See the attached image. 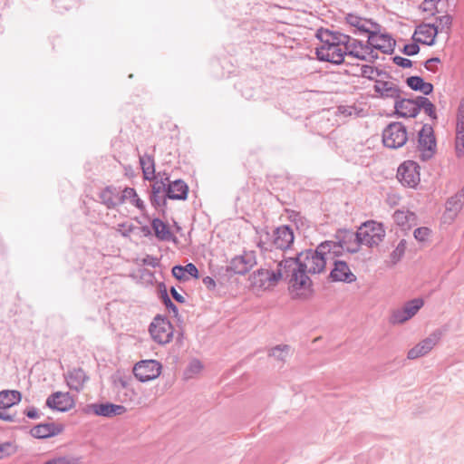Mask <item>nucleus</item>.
Returning a JSON list of instances; mask_svg holds the SVG:
<instances>
[{"mask_svg":"<svg viewBox=\"0 0 464 464\" xmlns=\"http://www.w3.org/2000/svg\"><path fill=\"white\" fill-rule=\"evenodd\" d=\"M276 270H280L283 276L285 275L293 300L305 301L314 296L313 280L305 275V265L301 262L297 253L290 257L283 256V259L277 263Z\"/></svg>","mask_w":464,"mask_h":464,"instance_id":"f257e3e1","label":"nucleus"},{"mask_svg":"<svg viewBox=\"0 0 464 464\" xmlns=\"http://www.w3.org/2000/svg\"><path fill=\"white\" fill-rule=\"evenodd\" d=\"M329 244L321 242L315 248H306L297 252L302 263L305 265V275H316L323 273L327 265L326 256L330 253Z\"/></svg>","mask_w":464,"mask_h":464,"instance_id":"f03ea898","label":"nucleus"},{"mask_svg":"<svg viewBox=\"0 0 464 464\" xmlns=\"http://www.w3.org/2000/svg\"><path fill=\"white\" fill-rule=\"evenodd\" d=\"M382 24H374V30L365 34L366 41H362V51L368 52L372 50L380 51L384 54H392L396 47V40L392 34L382 32Z\"/></svg>","mask_w":464,"mask_h":464,"instance_id":"7ed1b4c3","label":"nucleus"},{"mask_svg":"<svg viewBox=\"0 0 464 464\" xmlns=\"http://www.w3.org/2000/svg\"><path fill=\"white\" fill-rule=\"evenodd\" d=\"M385 235V227L382 222L367 220L358 227L356 240L358 246L364 245L372 248L383 241Z\"/></svg>","mask_w":464,"mask_h":464,"instance_id":"20e7f679","label":"nucleus"},{"mask_svg":"<svg viewBox=\"0 0 464 464\" xmlns=\"http://www.w3.org/2000/svg\"><path fill=\"white\" fill-rule=\"evenodd\" d=\"M417 150L420 152V160L424 162L431 160L437 152L436 135L429 123H424L417 133Z\"/></svg>","mask_w":464,"mask_h":464,"instance_id":"39448f33","label":"nucleus"},{"mask_svg":"<svg viewBox=\"0 0 464 464\" xmlns=\"http://www.w3.org/2000/svg\"><path fill=\"white\" fill-rule=\"evenodd\" d=\"M383 146L389 149H399L409 140L406 126L401 121L390 122L382 130Z\"/></svg>","mask_w":464,"mask_h":464,"instance_id":"423d86ee","label":"nucleus"},{"mask_svg":"<svg viewBox=\"0 0 464 464\" xmlns=\"http://www.w3.org/2000/svg\"><path fill=\"white\" fill-rule=\"evenodd\" d=\"M281 279H283V274L280 270L264 268L254 271L248 278L253 290H266L270 286H275Z\"/></svg>","mask_w":464,"mask_h":464,"instance_id":"0eeeda50","label":"nucleus"},{"mask_svg":"<svg viewBox=\"0 0 464 464\" xmlns=\"http://www.w3.org/2000/svg\"><path fill=\"white\" fill-rule=\"evenodd\" d=\"M420 169L416 161L405 160L397 169V179L404 187L416 188L420 181Z\"/></svg>","mask_w":464,"mask_h":464,"instance_id":"6e6552de","label":"nucleus"},{"mask_svg":"<svg viewBox=\"0 0 464 464\" xmlns=\"http://www.w3.org/2000/svg\"><path fill=\"white\" fill-rule=\"evenodd\" d=\"M322 35L319 34V28L315 32V38L320 42V45L315 47L314 54L316 59L319 62L330 63L334 65H340L338 58L335 57L336 49H339L337 45H335V42L331 41L328 38V35L323 34Z\"/></svg>","mask_w":464,"mask_h":464,"instance_id":"1a4fd4ad","label":"nucleus"},{"mask_svg":"<svg viewBox=\"0 0 464 464\" xmlns=\"http://www.w3.org/2000/svg\"><path fill=\"white\" fill-rule=\"evenodd\" d=\"M256 265L254 251H244L242 255L231 258L229 266H226V272L232 275L245 276Z\"/></svg>","mask_w":464,"mask_h":464,"instance_id":"9d476101","label":"nucleus"},{"mask_svg":"<svg viewBox=\"0 0 464 464\" xmlns=\"http://www.w3.org/2000/svg\"><path fill=\"white\" fill-rule=\"evenodd\" d=\"M344 21L349 26L348 32L358 36H364L374 30V24H380L372 18L363 17L354 13L346 14Z\"/></svg>","mask_w":464,"mask_h":464,"instance_id":"9b49d317","label":"nucleus"},{"mask_svg":"<svg viewBox=\"0 0 464 464\" xmlns=\"http://www.w3.org/2000/svg\"><path fill=\"white\" fill-rule=\"evenodd\" d=\"M267 239L271 240V246L282 251L290 249L295 241L294 230L289 225H282L276 227L273 235L270 236L269 232H266Z\"/></svg>","mask_w":464,"mask_h":464,"instance_id":"f8f14e48","label":"nucleus"},{"mask_svg":"<svg viewBox=\"0 0 464 464\" xmlns=\"http://www.w3.org/2000/svg\"><path fill=\"white\" fill-rule=\"evenodd\" d=\"M162 370V365L156 360H142L133 367L134 376L141 382L157 379Z\"/></svg>","mask_w":464,"mask_h":464,"instance_id":"ddd939ff","label":"nucleus"},{"mask_svg":"<svg viewBox=\"0 0 464 464\" xmlns=\"http://www.w3.org/2000/svg\"><path fill=\"white\" fill-rule=\"evenodd\" d=\"M152 339L161 344L168 343L173 336V327L169 320L156 316L150 326Z\"/></svg>","mask_w":464,"mask_h":464,"instance_id":"4468645a","label":"nucleus"},{"mask_svg":"<svg viewBox=\"0 0 464 464\" xmlns=\"http://www.w3.org/2000/svg\"><path fill=\"white\" fill-rule=\"evenodd\" d=\"M356 279V276L351 271L347 262L340 259L334 261L333 268L327 276V281L331 283L343 282L351 284L355 282Z\"/></svg>","mask_w":464,"mask_h":464,"instance_id":"2eb2a0df","label":"nucleus"},{"mask_svg":"<svg viewBox=\"0 0 464 464\" xmlns=\"http://www.w3.org/2000/svg\"><path fill=\"white\" fill-rule=\"evenodd\" d=\"M76 401L69 392H56L46 400V405L52 410L66 412L75 407Z\"/></svg>","mask_w":464,"mask_h":464,"instance_id":"dca6fc26","label":"nucleus"},{"mask_svg":"<svg viewBox=\"0 0 464 464\" xmlns=\"http://www.w3.org/2000/svg\"><path fill=\"white\" fill-rule=\"evenodd\" d=\"M440 338V332H434L429 337L423 339L419 343H417L414 347L409 350L407 353V358L409 360H415L420 357L426 355L431 349L435 346L437 342Z\"/></svg>","mask_w":464,"mask_h":464,"instance_id":"f3484780","label":"nucleus"},{"mask_svg":"<svg viewBox=\"0 0 464 464\" xmlns=\"http://www.w3.org/2000/svg\"><path fill=\"white\" fill-rule=\"evenodd\" d=\"M362 40L353 38L349 34V41L344 44L343 48L336 49L335 57L338 58L340 65L345 63V56H351L356 59L362 58V53L358 51L360 48L362 50Z\"/></svg>","mask_w":464,"mask_h":464,"instance_id":"a211bd4d","label":"nucleus"},{"mask_svg":"<svg viewBox=\"0 0 464 464\" xmlns=\"http://www.w3.org/2000/svg\"><path fill=\"white\" fill-rule=\"evenodd\" d=\"M356 236L357 230L353 232L352 229L343 227L335 231L334 235L335 240H324V242L329 244L328 248L331 251L332 248H343V246L346 247V246H350L353 243L358 245Z\"/></svg>","mask_w":464,"mask_h":464,"instance_id":"6ab92c4d","label":"nucleus"},{"mask_svg":"<svg viewBox=\"0 0 464 464\" xmlns=\"http://www.w3.org/2000/svg\"><path fill=\"white\" fill-rule=\"evenodd\" d=\"M464 206V186L445 203L446 214L454 219Z\"/></svg>","mask_w":464,"mask_h":464,"instance_id":"aec40b11","label":"nucleus"},{"mask_svg":"<svg viewBox=\"0 0 464 464\" xmlns=\"http://www.w3.org/2000/svg\"><path fill=\"white\" fill-rule=\"evenodd\" d=\"M407 86L413 92H421L422 96H428L434 91V86L431 82H425V80L419 75L409 76L405 80Z\"/></svg>","mask_w":464,"mask_h":464,"instance_id":"412c9836","label":"nucleus"},{"mask_svg":"<svg viewBox=\"0 0 464 464\" xmlns=\"http://www.w3.org/2000/svg\"><path fill=\"white\" fill-rule=\"evenodd\" d=\"M171 272L173 276L179 281H188L191 278L198 279L199 277V272L192 263L186 266H175Z\"/></svg>","mask_w":464,"mask_h":464,"instance_id":"4be33fe9","label":"nucleus"},{"mask_svg":"<svg viewBox=\"0 0 464 464\" xmlns=\"http://www.w3.org/2000/svg\"><path fill=\"white\" fill-rule=\"evenodd\" d=\"M93 412L99 416L113 417L126 412V408L122 405L112 403H101L92 405Z\"/></svg>","mask_w":464,"mask_h":464,"instance_id":"5701e85b","label":"nucleus"},{"mask_svg":"<svg viewBox=\"0 0 464 464\" xmlns=\"http://www.w3.org/2000/svg\"><path fill=\"white\" fill-rule=\"evenodd\" d=\"M130 204L140 212L146 209L144 201L140 198L137 191L133 188H125L121 194V204Z\"/></svg>","mask_w":464,"mask_h":464,"instance_id":"b1692460","label":"nucleus"},{"mask_svg":"<svg viewBox=\"0 0 464 464\" xmlns=\"http://www.w3.org/2000/svg\"><path fill=\"white\" fill-rule=\"evenodd\" d=\"M63 430V426L55 424H40L31 430L34 438L45 439L60 434Z\"/></svg>","mask_w":464,"mask_h":464,"instance_id":"393cba45","label":"nucleus"},{"mask_svg":"<svg viewBox=\"0 0 464 464\" xmlns=\"http://www.w3.org/2000/svg\"><path fill=\"white\" fill-rule=\"evenodd\" d=\"M319 34L322 36L324 35L323 34L328 35L331 41L335 42L334 44L338 48H343L344 44L349 41V34L335 30L333 24L331 27H319Z\"/></svg>","mask_w":464,"mask_h":464,"instance_id":"a878e982","label":"nucleus"},{"mask_svg":"<svg viewBox=\"0 0 464 464\" xmlns=\"http://www.w3.org/2000/svg\"><path fill=\"white\" fill-rule=\"evenodd\" d=\"M87 376L82 369H73L66 375V383L70 389L80 391L83 388Z\"/></svg>","mask_w":464,"mask_h":464,"instance_id":"bb28decb","label":"nucleus"},{"mask_svg":"<svg viewBox=\"0 0 464 464\" xmlns=\"http://www.w3.org/2000/svg\"><path fill=\"white\" fill-rule=\"evenodd\" d=\"M22 400V394L15 390H4L0 392V409H9L18 404Z\"/></svg>","mask_w":464,"mask_h":464,"instance_id":"cd10ccee","label":"nucleus"},{"mask_svg":"<svg viewBox=\"0 0 464 464\" xmlns=\"http://www.w3.org/2000/svg\"><path fill=\"white\" fill-rule=\"evenodd\" d=\"M155 236L159 240L169 241L172 239L173 235L169 227L159 218H155L151 223Z\"/></svg>","mask_w":464,"mask_h":464,"instance_id":"c85d7f7f","label":"nucleus"},{"mask_svg":"<svg viewBox=\"0 0 464 464\" xmlns=\"http://www.w3.org/2000/svg\"><path fill=\"white\" fill-rule=\"evenodd\" d=\"M101 199L110 208L121 205V195L112 187H107L102 191Z\"/></svg>","mask_w":464,"mask_h":464,"instance_id":"c756f323","label":"nucleus"},{"mask_svg":"<svg viewBox=\"0 0 464 464\" xmlns=\"http://www.w3.org/2000/svg\"><path fill=\"white\" fill-rule=\"evenodd\" d=\"M188 186L182 180L173 181L169 185L168 196L173 199H183L188 194Z\"/></svg>","mask_w":464,"mask_h":464,"instance_id":"7c9ffc66","label":"nucleus"},{"mask_svg":"<svg viewBox=\"0 0 464 464\" xmlns=\"http://www.w3.org/2000/svg\"><path fill=\"white\" fill-rule=\"evenodd\" d=\"M419 113L423 111L426 115H428L431 121L438 120L437 109L435 104L425 96H419Z\"/></svg>","mask_w":464,"mask_h":464,"instance_id":"2f4dec72","label":"nucleus"},{"mask_svg":"<svg viewBox=\"0 0 464 464\" xmlns=\"http://www.w3.org/2000/svg\"><path fill=\"white\" fill-rule=\"evenodd\" d=\"M455 150L457 158L464 155V120H457Z\"/></svg>","mask_w":464,"mask_h":464,"instance_id":"473e14b6","label":"nucleus"},{"mask_svg":"<svg viewBox=\"0 0 464 464\" xmlns=\"http://www.w3.org/2000/svg\"><path fill=\"white\" fill-rule=\"evenodd\" d=\"M140 166L145 179L151 180L155 177L154 160L149 155H143L140 158Z\"/></svg>","mask_w":464,"mask_h":464,"instance_id":"72a5a7b5","label":"nucleus"},{"mask_svg":"<svg viewBox=\"0 0 464 464\" xmlns=\"http://www.w3.org/2000/svg\"><path fill=\"white\" fill-rule=\"evenodd\" d=\"M423 304L424 300L420 297L407 301L402 306L406 312V316H404L403 319H411L420 310Z\"/></svg>","mask_w":464,"mask_h":464,"instance_id":"f704fd0d","label":"nucleus"},{"mask_svg":"<svg viewBox=\"0 0 464 464\" xmlns=\"http://www.w3.org/2000/svg\"><path fill=\"white\" fill-rule=\"evenodd\" d=\"M406 97H402L401 94H399V98L394 99V111L392 115H395L397 118H404L406 119L405 105L406 103H411V102H407Z\"/></svg>","mask_w":464,"mask_h":464,"instance_id":"c9c22d12","label":"nucleus"},{"mask_svg":"<svg viewBox=\"0 0 464 464\" xmlns=\"http://www.w3.org/2000/svg\"><path fill=\"white\" fill-rule=\"evenodd\" d=\"M407 242L405 239L400 240L395 249L390 254L391 261L393 265L401 260L405 254Z\"/></svg>","mask_w":464,"mask_h":464,"instance_id":"e433bc0d","label":"nucleus"},{"mask_svg":"<svg viewBox=\"0 0 464 464\" xmlns=\"http://www.w3.org/2000/svg\"><path fill=\"white\" fill-rule=\"evenodd\" d=\"M419 96H415L414 98H408L407 102H411V103H406L405 111L406 118H416L419 115Z\"/></svg>","mask_w":464,"mask_h":464,"instance_id":"4c0bfd02","label":"nucleus"},{"mask_svg":"<svg viewBox=\"0 0 464 464\" xmlns=\"http://www.w3.org/2000/svg\"><path fill=\"white\" fill-rule=\"evenodd\" d=\"M402 92H403L401 90V88L398 85L393 84V85L390 86L389 88H385L384 92H380V94L377 95L376 98L382 99V100H385V99L394 100L395 98H399V94H401Z\"/></svg>","mask_w":464,"mask_h":464,"instance_id":"58836bf2","label":"nucleus"},{"mask_svg":"<svg viewBox=\"0 0 464 464\" xmlns=\"http://www.w3.org/2000/svg\"><path fill=\"white\" fill-rule=\"evenodd\" d=\"M289 350L290 346L287 344L276 345L269 351V356H273L279 361H285Z\"/></svg>","mask_w":464,"mask_h":464,"instance_id":"ea45409f","label":"nucleus"},{"mask_svg":"<svg viewBox=\"0 0 464 464\" xmlns=\"http://www.w3.org/2000/svg\"><path fill=\"white\" fill-rule=\"evenodd\" d=\"M404 316H406V312L403 307L393 310L390 316L389 322L393 325L402 324L409 320L406 318L403 319Z\"/></svg>","mask_w":464,"mask_h":464,"instance_id":"a19ab883","label":"nucleus"},{"mask_svg":"<svg viewBox=\"0 0 464 464\" xmlns=\"http://www.w3.org/2000/svg\"><path fill=\"white\" fill-rule=\"evenodd\" d=\"M440 0H423L420 5V9L422 12L431 11L430 15L434 16L436 14L440 13L438 9V4Z\"/></svg>","mask_w":464,"mask_h":464,"instance_id":"79ce46f5","label":"nucleus"},{"mask_svg":"<svg viewBox=\"0 0 464 464\" xmlns=\"http://www.w3.org/2000/svg\"><path fill=\"white\" fill-rule=\"evenodd\" d=\"M453 17L452 15L446 14L445 15L437 16L436 17V23H439L438 24L442 29L446 28L448 30L447 34H450V31L452 25Z\"/></svg>","mask_w":464,"mask_h":464,"instance_id":"37998d69","label":"nucleus"},{"mask_svg":"<svg viewBox=\"0 0 464 464\" xmlns=\"http://www.w3.org/2000/svg\"><path fill=\"white\" fill-rule=\"evenodd\" d=\"M430 234L431 229L427 227H417L413 232L414 238L419 242L426 241Z\"/></svg>","mask_w":464,"mask_h":464,"instance_id":"c03bdc74","label":"nucleus"},{"mask_svg":"<svg viewBox=\"0 0 464 464\" xmlns=\"http://www.w3.org/2000/svg\"><path fill=\"white\" fill-rule=\"evenodd\" d=\"M441 60L440 57L434 56L427 59L422 64L425 69L430 72H437L439 68L436 64L440 63Z\"/></svg>","mask_w":464,"mask_h":464,"instance_id":"a18cd8bd","label":"nucleus"},{"mask_svg":"<svg viewBox=\"0 0 464 464\" xmlns=\"http://www.w3.org/2000/svg\"><path fill=\"white\" fill-rule=\"evenodd\" d=\"M373 85V91L375 92V97L380 94V92H383L385 88H389L390 86L393 85L394 83L390 81H385L382 79H375Z\"/></svg>","mask_w":464,"mask_h":464,"instance_id":"49530a36","label":"nucleus"},{"mask_svg":"<svg viewBox=\"0 0 464 464\" xmlns=\"http://www.w3.org/2000/svg\"><path fill=\"white\" fill-rule=\"evenodd\" d=\"M44 464H78V459L73 457L63 456L52 459Z\"/></svg>","mask_w":464,"mask_h":464,"instance_id":"de8ad7c7","label":"nucleus"},{"mask_svg":"<svg viewBox=\"0 0 464 464\" xmlns=\"http://www.w3.org/2000/svg\"><path fill=\"white\" fill-rule=\"evenodd\" d=\"M407 212L397 209L393 213V219L395 223L400 227H405L409 224V219H407Z\"/></svg>","mask_w":464,"mask_h":464,"instance_id":"09e8293b","label":"nucleus"},{"mask_svg":"<svg viewBox=\"0 0 464 464\" xmlns=\"http://www.w3.org/2000/svg\"><path fill=\"white\" fill-rule=\"evenodd\" d=\"M373 72H375V66H372L370 64H362L359 76L374 82L376 78L372 76Z\"/></svg>","mask_w":464,"mask_h":464,"instance_id":"8fccbe9b","label":"nucleus"},{"mask_svg":"<svg viewBox=\"0 0 464 464\" xmlns=\"http://www.w3.org/2000/svg\"><path fill=\"white\" fill-rule=\"evenodd\" d=\"M420 45L411 43L404 44L403 47L401 49V52L408 56L416 55L420 53Z\"/></svg>","mask_w":464,"mask_h":464,"instance_id":"3c124183","label":"nucleus"},{"mask_svg":"<svg viewBox=\"0 0 464 464\" xmlns=\"http://www.w3.org/2000/svg\"><path fill=\"white\" fill-rule=\"evenodd\" d=\"M391 59H392V63H395L397 66L404 68V69L411 68L413 64L411 60L402 57V56H400V55H395V56L392 57Z\"/></svg>","mask_w":464,"mask_h":464,"instance_id":"603ef678","label":"nucleus"},{"mask_svg":"<svg viewBox=\"0 0 464 464\" xmlns=\"http://www.w3.org/2000/svg\"><path fill=\"white\" fill-rule=\"evenodd\" d=\"M426 24L432 32L431 39L429 40V44L435 45L437 36L442 30L438 24V23H426Z\"/></svg>","mask_w":464,"mask_h":464,"instance_id":"864d4df0","label":"nucleus"},{"mask_svg":"<svg viewBox=\"0 0 464 464\" xmlns=\"http://www.w3.org/2000/svg\"><path fill=\"white\" fill-rule=\"evenodd\" d=\"M284 211H285V213H286L288 215V218L291 222H294L295 224H298V223L303 224V222H302L303 217L301 216L300 212L295 211L294 209H290V208H285Z\"/></svg>","mask_w":464,"mask_h":464,"instance_id":"5fc2aeb1","label":"nucleus"},{"mask_svg":"<svg viewBox=\"0 0 464 464\" xmlns=\"http://www.w3.org/2000/svg\"><path fill=\"white\" fill-rule=\"evenodd\" d=\"M414 34H422L425 37L429 38V40H430V39H431L432 32L428 27L426 23H422L416 26Z\"/></svg>","mask_w":464,"mask_h":464,"instance_id":"6e6d98bb","label":"nucleus"},{"mask_svg":"<svg viewBox=\"0 0 464 464\" xmlns=\"http://www.w3.org/2000/svg\"><path fill=\"white\" fill-rule=\"evenodd\" d=\"M134 226L132 223H130V222H125V223H122V224H120L118 226V228L117 230L123 236L127 237L129 236L130 234H131L134 230Z\"/></svg>","mask_w":464,"mask_h":464,"instance_id":"4d7b16f0","label":"nucleus"},{"mask_svg":"<svg viewBox=\"0 0 464 464\" xmlns=\"http://www.w3.org/2000/svg\"><path fill=\"white\" fill-rule=\"evenodd\" d=\"M201 371V363L199 362H193L188 369L187 370V377H192L196 373H199Z\"/></svg>","mask_w":464,"mask_h":464,"instance_id":"13d9d810","label":"nucleus"},{"mask_svg":"<svg viewBox=\"0 0 464 464\" xmlns=\"http://www.w3.org/2000/svg\"><path fill=\"white\" fill-rule=\"evenodd\" d=\"M377 50H372V51H368V52H364L362 53V56H364V58H360L359 60L360 61H364V62H369V63H373L375 60H377L379 58V54L376 53Z\"/></svg>","mask_w":464,"mask_h":464,"instance_id":"bf43d9fd","label":"nucleus"},{"mask_svg":"<svg viewBox=\"0 0 464 464\" xmlns=\"http://www.w3.org/2000/svg\"><path fill=\"white\" fill-rule=\"evenodd\" d=\"M12 445L10 443L0 444V459L11 455Z\"/></svg>","mask_w":464,"mask_h":464,"instance_id":"052dcab7","label":"nucleus"},{"mask_svg":"<svg viewBox=\"0 0 464 464\" xmlns=\"http://www.w3.org/2000/svg\"><path fill=\"white\" fill-rule=\"evenodd\" d=\"M163 301H164V304L166 305V307L171 311L175 315H177L178 314V309L177 307L173 304V303L171 302V300L169 298V296H165L163 297Z\"/></svg>","mask_w":464,"mask_h":464,"instance_id":"680f3d73","label":"nucleus"},{"mask_svg":"<svg viewBox=\"0 0 464 464\" xmlns=\"http://www.w3.org/2000/svg\"><path fill=\"white\" fill-rule=\"evenodd\" d=\"M353 110H355V108L351 107V106H339L338 107V111L340 113L343 114L344 116H351L353 113Z\"/></svg>","mask_w":464,"mask_h":464,"instance_id":"e2e57ef3","label":"nucleus"},{"mask_svg":"<svg viewBox=\"0 0 464 464\" xmlns=\"http://www.w3.org/2000/svg\"><path fill=\"white\" fill-rule=\"evenodd\" d=\"M375 73L377 76L382 77L383 79H392V75L389 72L380 69L379 67L375 66Z\"/></svg>","mask_w":464,"mask_h":464,"instance_id":"0e129e2a","label":"nucleus"},{"mask_svg":"<svg viewBox=\"0 0 464 464\" xmlns=\"http://www.w3.org/2000/svg\"><path fill=\"white\" fill-rule=\"evenodd\" d=\"M411 41L412 43L411 44H424V45H428V46H433L434 44H429V40H424L420 37H416V34H413V35L411 36Z\"/></svg>","mask_w":464,"mask_h":464,"instance_id":"69168bd1","label":"nucleus"},{"mask_svg":"<svg viewBox=\"0 0 464 464\" xmlns=\"http://www.w3.org/2000/svg\"><path fill=\"white\" fill-rule=\"evenodd\" d=\"M457 120H464V99H461L457 110Z\"/></svg>","mask_w":464,"mask_h":464,"instance_id":"338daca9","label":"nucleus"},{"mask_svg":"<svg viewBox=\"0 0 464 464\" xmlns=\"http://www.w3.org/2000/svg\"><path fill=\"white\" fill-rule=\"evenodd\" d=\"M170 293H171V295L173 296V298L176 301H178L179 303H184L185 302V299L182 296V295H180L174 287L171 288Z\"/></svg>","mask_w":464,"mask_h":464,"instance_id":"774afa93","label":"nucleus"}]
</instances>
